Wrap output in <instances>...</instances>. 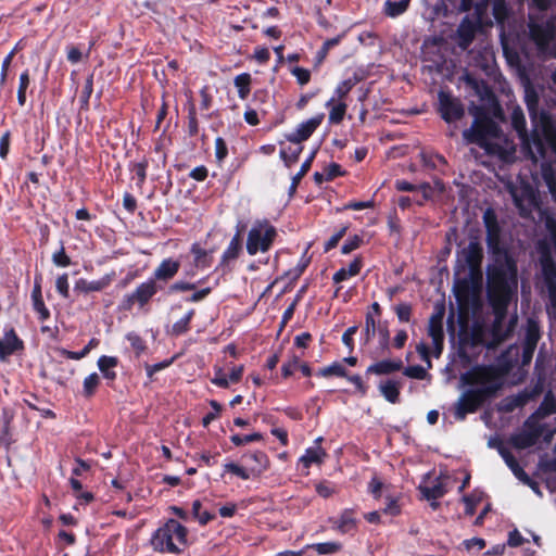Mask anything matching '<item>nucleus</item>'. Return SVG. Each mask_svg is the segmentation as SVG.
Returning <instances> with one entry per match:
<instances>
[{"label": "nucleus", "mask_w": 556, "mask_h": 556, "mask_svg": "<svg viewBox=\"0 0 556 556\" xmlns=\"http://www.w3.org/2000/svg\"><path fill=\"white\" fill-rule=\"evenodd\" d=\"M532 5L540 14L545 13L549 8H556V0H532Z\"/></svg>", "instance_id": "obj_63"}, {"label": "nucleus", "mask_w": 556, "mask_h": 556, "mask_svg": "<svg viewBox=\"0 0 556 556\" xmlns=\"http://www.w3.org/2000/svg\"><path fill=\"white\" fill-rule=\"evenodd\" d=\"M324 119V114H318L305 122L298 125L296 129L287 135V140L300 144L302 141L307 140L312 134L317 129Z\"/></svg>", "instance_id": "obj_15"}, {"label": "nucleus", "mask_w": 556, "mask_h": 556, "mask_svg": "<svg viewBox=\"0 0 556 556\" xmlns=\"http://www.w3.org/2000/svg\"><path fill=\"white\" fill-rule=\"evenodd\" d=\"M251 475H260L267 469L268 458L265 453L256 451L243 456Z\"/></svg>", "instance_id": "obj_21"}, {"label": "nucleus", "mask_w": 556, "mask_h": 556, "mask_svg": "<svg viewBox=\"0 0 556 556\" xmlns=\"http://www.w3.org/2000/svg\"><path fill=\"white\" fill-rule=\"evenodd\" d=\"M329 109L328 121L330 124H340L346 113L348 104L345 101H337L336 97H331L325 104Z\"/></svg>", "instance_id": "obj_19"}, {"label": "nucleus", "mask_w": 556, "mask_h": 556, "mask_svg": "<svg viewBox=\"0 0 556 556\" xmlns=\"http://www.w3.org/2000/svg\"><path fill=\"white\" fill-rule=\"evenodd\" d=\"M302 152V147L296 144L295 148H288L280 150V157L285 161L287 166H291L299 159L300 153Z\"/></svg>", "instance_id": "obj_42"}, {"label": "nucleus", "mask_w": 556, "mask_h": 556, "mask_svg": "<svg viewBox=\"0 0 556 556\" xmlns=\"http://www.w3.org/2000/svg\"><path fill=\"white\" fill-rule=\"evenodd\" d=\"M52 262L60 267H67L71 265V258L65 253V249L61 245L60 250L53 253Z\"/></svg>", "instance_id": "obj_54"}, {"label": "nucleus", "mask_w": 556, "mask_h": 556, "mask_svg": "<svg viewBox=\"0 0 556 556\" xmlns=\"http://www.w3.org/2000/svg\"><path fill=\"white\" fill-rule=\"evenodd\" d=\"M410 0H387L384 2V13L387 16L396 17L403 14L409 5Z\"/></svg>", "instance_id": "obj_29"}, {"label": "nucleus", "mask_w": 556, "mask_h": 556, "mask_svg": "<svg viewBox=\"0 0 556 556\" xmlns=\"http://www.w3.org/2000/svg\"><path fill=\"white\" fill-rule=\"evenodd\" d=\"M228 154V148L225 140L222 137L215 140V156L218 163H222Z\"/></svg>", "instance_id": "obj_55"}, {"label": "nucleus", "mask_w": 556, "mask_h": 556, "mask_svg": "<svg viewBox=\"0 0 556 556\" xmlns=\"http://www.w3.org/2000/svg\"><path fill=\"white\" fill-rule=\"evenodd\" d=\"M24 350V342L17 337L13 328L4 331L3 337L0 339V361L7 362L8 358Z\"/></svg>", "instance_id": "obj_14"}, {"label": "nucleus", "mask_w": 556, "mask_h": 556, "mask_svg": "<svg viewBox=\"0 0 556 556\" xmlns=\"http://www.w3.org/2000/svg\"><path fill=\"white\" fill-rule=\"evenodd\" d=\"M419 490L428 501H435L446 493L445 484L440 477L428 484L420 485Z\"/></svg>", "instance_id": "obj_22"}, {"label": "nucleus", "mask_w": 556, "mask_h": 556, "mask_svg": "<svg viewBox=\"0 0 556 556\" xmlns=\"http://www.w3.org/2000/svg\"><path fill=\"white\" fill-rule=\"evenodd\" d=\"M510 194L521 216L527 217L535 206V192L528 184L511 186Z\"/></svg>", "instance_id": "obj_10"}, {"label": "nucleus", "mask_w": 556, "mask_h": 556, "mask_svg": "<svg viewBox=\"0 0 556 556\" xmlns=\"http://www.w3.org/2000/svg\"><path fill=\"white\" fill-rule=\"evenodd\" d=\"M194 315V311L190 309L182 318L177 320L172 327V333L175 336H180L188 331L190 320Z\"/></svg>", "instance_id": "obj_40"}, {"label": "nucleus", "mask_w": 556, "mask_h": 556, "mask_svg": "<svg viewBox=\"0 0 556 556\" xmlns=\"http://www.w3.org/2000/svg\"><path fill=\"white\" fill-rule=\"evenodd\" d=\"M444 312L432 314L428 323V336L432 340L434 355L439 357L443 350L444 331H443Z\"/></svg>", "instance_id": "obj_13"}, {"label": "nucleus", "mask_w": 556, "mask_h": 556, "mask_svg": "<svg viewBox=\"0 0 556 556\" xmlns=\"http://www.w3.org/2000/svg\"><path fill=\"white\" fill-rule=\"evenodd\" d=\"M210 405L213 408V412H210L208 414H206L203 417L202 424L204 427H207L213 420H215L217 418L219 412L222 410L220 404L218 402H216L215 400H212L210 402Z\"/></svg>", "instance_id": "obj_56"}, {"label": "nucleus", "mask_w": 556, "mask_h": 556, "mask_svg": "<svg viewBox=\"0 0 556 556\" xmlns=\"http://www.w3.org/2000/svg\"><path fill=\"white\" fill-rule=\"evenodd\" d=\"M126 338L137 355H140L146 350L144 341L137 333L130 332Z\"/></svg>", "instance_id": "obj_53"}, {"label": "nucleus", "mask_w": 556, "mask_h": 556, "mask_svg": "<svg viewBox=\"0 0 556 556\" xmlns=\"http://www.w3.org/2000/svg\"><path fill=\"white\" fill-rule=\"evenodd\" d=\"M17 51V46L4 58L2 65H1V73H0V86L4 85L7 77H8V71L12 63V60Z\"/></svg>", "instance_id": "obj_51"}, {"label": "nucleus", "mask_w": 556, "mask_h": 556, "mask_svg": "<svg viewBox=\"0 0 556 556\" xmlns=\"http://www.w3.org/2000/svg\"><path fill=\"white\" fill-rule=\"evenodd\" d=\"M291 74L296 78L301 86L306 85L311 79L309 71L303 67H293L291 70Z\"/></svg>", "instance_id": "obj_58"}, {"label": "nucleus", "mask_w": 556, "mask_h": 556, "mask_svg": "<svg viewBox=\"0 0 556 556\" xmlns=\"http://www.w3.org/2000/svg\"><path fill=\"white\" fill-rule=\"evenodd\" d=\"M179 268H180L179 261H175L173 258H165L155 268L152 279H154L155 281L159 280V281L167 282L177 275Z\"/></svg>", "instance_id": "obj_16"}, {"label": "nucleus", "mask_w": 556, "mask_h": 556, "mask_svg": "<svg viewBox=\"0 0 556 556\" xmlns=\"http://www.w3.org/2000/svg\"><path fill=\"white\" fill-rule=\"evenodd\" d=\"M401 383L394 380H387L379 384L383 397L390 403H397L400 397Z\"/></svg>", "instance_id": "obj_26"}, {"label": "nucleus", "mask_w": 556, "mask_h": 556, "mask_svg": "<svg viewBox=\"0 0 556 556\" xmlns=\"http://www.w3.org/2000/svg\"><path fill=\"white\" fill-rule=\"evenodd\" d=\"M33 307H34L35 312L38 314L39 319L41 321H45V320H47L50 317V312L47 308V306L45 305V302H43L42 299L34 301L33 302Z\"/></svg>", "instance_id": "obj_60"}, {"label": "nucleus", "mask_w": 556, "mask_h": 556, "mask_svg": "<svg viewBox=\"0 0 556 556\" xmlns=\"http://www.w3.org/2000/svg\"><path fill=\"white\" fill-rule=\"evenodd\" d=\"M556 412V402L545 396L543 403L540 405L538 410L532 415L535 416V420H539Z\"/></svg>", "instance_id": "obj_39"}, {"label": "nucleus", "mask_w": 556, "mask_h": 556, "mask_svg": "<svg viewBox=\"0 0 556 556\" xmlns=\"http://www.w3.org/2000/svg\"><path fill=\"white\" fill-rule=\"evenodd\" d=\"M187 535L185 526L169 519L152 534L150 543L155 552L180 554L188 545Z\"/></svg>", "instance_id": "obj_4"}, {"label": "nucleus", "mask_w": 556, "mask_h": 556, "mask_svg": "<svg viewBox=\"0 0 556 556\" xmlns=\"http://www.w3.org/2000/svg\"><path fill=\"white\" fill-rule=\"evenodd\" d=\"M526 103H527V108H528L530 117L532 118V121H534L536 118V108H538V103H539L538 96L534 91H527Z\"/></svg>", "instance_id": "obj_50"}, {"label": "nucleus", "mask_w": 556, "mask_h": 556, "mask_svg": "<svg viewBox=\"0 0 556 556\" xmlns=\"http://www.w3.org/2000/svg\"><path fill=\"white\" fill-rule=\"evenodd\" d=\"M510 470L513 471L514 476L518 480L522 481L523 483H526L528 485H531L534 489V483L532 482V480L530 479L528 473L519 465V463L517 465H515Z\"/></svg>", "instance_id": "obj_61"}, {"label": "nucleus", "mask_w": 556, "mask_h": 556, "mask_svg": "<svg viewBox=\"0 0 556 556\" xmlns=\"http://www.w3.org/2000/svg\"><path fill=\"white\" fill-rule=\"evenodd\" d=\"M157 290V283L152 278L140 283L132 293L125 295V307L130 308L135 303H138L141 307L144 306L156 294Z\"/></svg>", "instance_id": "obj_12"}, {"label": "nucleus", "mask_w": 556, "mask_h": 556, "mask_svg": "<svg viewBox=\"0 0 556 556\" xmlns=\"http://www.w3.org/2000/svg\"><path fill=\"white\" fill-rule=\"evenodd\" d=\"M529 36L539 54L556 59V15L543 21L538 14H529Z\"/></svg>", "instance_id": "obj_5"}, {"label": "nucleus", "mask_w": 556, "mask_h": 556, "mask_svg": "<svg viewBox=\"0 0 556 556\" xmlns=\"http://www.w3.org/2000/svg\"><path fill=\"white\" fill-rule=\"evenodd\" d=\"M110 285V279L108 277H103L99 280L87 281L85 279H79L76 282L75 288L85 293L97 292L105 289Z\"/></svg>", "instance_id": "obj_28"}, {"label": "nucleus", "mask_w": 556, "mask_h": 556, "mask_svg": "<svg viewBox=\"0 0 556 556\" xmlns=\"http://www.w3.org/2000/svg\"><path fill=\"white\" fill-rule=\"evenodd\" d=\"M97 344L94 339H91L89 343L84 348V351L72 352V351H63V354L66 355L67 358L71 359H81L90 352V349Z\"/></svg>", "instance_id": "obj_57"}, {"label": "nucleus", "mask_w": 556, "mask_h": 556, "mask_svg": "<svg viewBox=\"0 0 556 556\" xmlns=\"http://www.w3.org/2000/svg\"><path fill=\"white\" fill-rule=\"evenodd\" d=\"M314 153L301 165L299 173L292 179V189H295L301 178L309 170Z\"/></svg>", "instance_id": "obj_59"}, {"label": "nucleus", "mask_w": 556, "mask_h": 556, "mask_svg": "<svg viewBox=\"0 0 556 556\" xmlns=\"http://www.w3.org/2000/svg\"><path fill=\"white\" fill-rule=\"evenodd\" d=\"M319 375L323 377H330V376L348 377L346 369L340 363H333V364L323 368L319 371Z\"/></svg>", "instance_id": "obj_43"}, {"label": "nucleus", "mask_w": 556, "mask_h": 556, "mask_svg": "<svg viewBox=\"0 0 556 556\" xmlns=\"http://www.w3.org/2000/svg\"><path fill=\"white\" fill-rule=\"evenodd\" d=\"M315 549L319 555L334 554L341 551L342 545L338 542L315 543L307 546Z\"/></svg>", "instance_id": "obj_38"}, {"label": "nucleus", "mask_w": 556, "mask_h": 556, "mask_svg": "<svg viewBox=\"0 0 556 556\" xmlns=\"http://www.w3.org/2000/svg\"><path fill=\"white\" fill-rule=\"evenodd\" d=\"M475 34V25L468 18H465L457 28L458 46L462 49H467L472 42Z\"/></svg>", "instance_id": "obj_23"}, {"label": "nucleus", "mask_w": 556, "mask_h": 556, "mask_svg": "<svg viewBox=\"0 0 556 556\" xmlns=\"http://www.w3.org/2000/svg\"><path fill=\"white\" fill-rule=\"evenodd\" d=\"M459 381L466 390L454 404L457 420H464L468 414L475 413L503 386V377L494 366H475L462 374Z\"/></svg>", "instance_id": "obj_2"}, {"label": "nucleus", "mask_w": 556, "mask_h": 556, "mask_svg": "<svg viewBox=\"0 0 556 556\" xmlns=\"http://www.w3.org/2000/svg\"><path fill=\"white\" fill-rule=\"evenodd\" d=\"M362 268V261L359 258H355L352 261L348 267L340 268L334 275H333V281L336 283H339L341 281H344L351 277H354L359 274Z\"/></svg>", "instance_id": "obj_27"}, {"label": "nucleus", "mask_w": 556, "mask_h": 556, "mask_svg": "<svg viewBox=\"0 0 556 556\" xmlns=\"http://www.w3.org/2000/svg\"><path fill=\"white\" fill-rule=\"evenodd\" d=\"M403 374L408 378L418 380H424L428 376L427 369L420 365L408 366Z\"/></svg>", "instance_id": "obj_45"}, {"label": "nucleus", "mask_w": 556, "mask_h": 556, "mask_svg": "<svg viewBox=\"0 0 556 556\" xmlns=\"http://www.w3.org/2000/svg\"><path fill=\"white\" fill-rule=\"evenodd\" d=\"M394 312L401 323H408L412 316V305L408 303H400L394 307Z\"/></svg>", "instance_id": "obj_48"}, {"label": "nucleus", "mask_w": 556, "mask_h": 556, "mask_svg": "<svg viewBox=\"0 0 556 556\" xmlns=\"http://www.w3.org/2000/svg\"><path fill=\"white\" fill-rule=\"evenodd\" d=\"M488 298L495 314L496 323H502L513 300L517 298L518 269L516 261L507 253H500L488 268Z\"/></svg>", "instance_id": "obj_3"}, {"label": "nucleus", "mask_w": 556, "mask_h": 556, "mask_svg": "<svg viewBox=\"0 0 556 556\" xmlns=\"http://www.w3.org/2000/svg\"><path fill=\"white\" fill-rule=\"evenodd\" d=\"M511 125L521 140L523 153L534 163L542 162V175L549 192L556 197V178L552 168V162L556 157V129L544 124V140L534 130L531 135L527 132V123L522 110L517 106L511 112Z\"/></svg>", "instance_id": "obj_1"}, {"label": "nucleus", "mask_w": 556, "mask_h": 556, "mask_svg": "<svg viewBox=\"0 0 556 556\" xmlns=\"http://www.w3.org/2000/svg\"><path fill=\"white\" fill-rule=\"evenodd\" d=\"M316 492L324 498H327L336 493L334 485L324 482L316 485Z\"/></svg>", "instance_id": "obj_62"}, {"label": "nucleus", "mask_w": 556, "mask_h": 556, "mask_svg": "<svg viewBox=\"0 0 556 556\" xmlns=\"http://www.w3.org/2000/svg\"><path fill=\"white\" fill-rule=\"evenodd\" d=\"M395 188L399 190V191H407V192H420L421 193V199H415V202L418 204V205H422L424 202L428 199L431 198L432 195V188L430 187L429 184H421L419 186L417 185H413L406 180H396L395 182Z\"/></svg>", "instance_id": "obj_18"}, {"label": "nucleus", "mask_w": 556, "mask_h": 556, "mask_svg": "<svg viewBox=\"0 0 556 556\" xmlns=\"http://www.w3.org/2000/svg\"><path fill=\"white\" fill-rule=\"evenodd\" d=\"M263 439V435L260 432H254L252 434L240 435L233 434L230 440L236 446L244 445L253 441H260Z\"/></svg>", "instance_id": "obj_46"}, {"label": "nucleus", "mask_w": 556, "mask_h": 556, "mask_svg": "<svg viewBox=\"0 0 556 556\" xmlns=\"http://www.w3.org/2000/svg\"><path fill=\"white\" fill-rule=\"evenodd\" d=\"M542 274L551 296L556 298V262L548 255L541 258Z\"/></svg>", "instance_id": "obj_17"}, {"label": "nucleus", "mask_w": 556, "mask_h": 556, "mask_svg": "<svg viewBox=\"0 0 556 556\" xmlns=\"http://www.w3.org/2000/svg\"><path fill=\"white\" fill-rule=\"evenodd\" d=\"M355 84L356 80L353 78H349L341 81L334 89L332 97H336L337 101H344L345 97L349 94V92L352 90Z\"/></svg>", "instance_id": "obj_41"}, {"label": "nucleus", "mask_w": 556, "mask_h": 556, "mask_svg": "<svg viewBox=\"0 0 556 556\" xmlns=\"http://www.w3.org/2000/svg\"><path fill=\"white\" fill-rule=\"evenodd\" d=\"M329 521L340 533H348L356 527L354 510L350 508L344 509L338 519L330 518Z\"/></svg>", "instance_id": "obj_20"}, {"label": "nucleus", "mask_w": 556, "mask_h": 556, "mask_svg": "<svg viewBox=\"0 0 556 556\" xmlns=\"http://www.w3.org/2000/svg\"><path fill=\"white\" fill-rule=\"evenodd\" d=\"M540 339V328L536 321L529 319L527 323L526 338L523 344L529 346V350L535 349Z\"/></svg>", "instance_id": "obj_32"}, {"label": "nucleus", "mask_w": 556, "mask_h": 556, "mask_svg": "<svg viewBox=\"0 0 556 556\" xmlns=\"http://www.w3.org/2000/svg\"><path fill=\"white\" fill-rule=\"evenodd\" d=\"M325 456V450L320 445H314L306 448L305 454L300 458V462L308 468L313 464H320Z\"/></svg>", "instance_id": "obj_25"}, {"label": "nucleus", "mask_w": 556, "mask_h": 556, "mask_svg": "<svg viewBox=\"0 0 556 556\" xmlns=\"http://www.w3.org/2000/svg\"><path fill=\"white\" fill-rule=\"evenodd\" d=\"M241 251V232L238 230L229 242L227 249L224 251L223 260L230 261L238 257Z\"/></svg>", "instance_id": "obj_34"}, {"label": "nucleus", "mask_w": 556, "mask_h": 556, "mask_svg": "<svg viewBox=\"0 0 556 556\" xmlns=\"http://www.w3.org/2000/svg\"><path fill=\"white\" fill-rule=\"evenodd\" d=\"M439 99V112L441 117L446 123H453L460 119L465 114V109L462 101L448 92L440 91L438 94Z\"/></svg>", "instance_id": "obj_9"}, {"label": "nucleus", "mask_w": 556, "mask_h": 556, "mask_svg": "<svg viewBox=\"0 0 556 556\" xmlns=\"http://www.w3.org/2000/svg\"><path fill=\"white\" fill-rule=\"evenodd\" d=\"M554 432V430H547L545 424L535 420V416H530L525 421L522 429L510 437L509 442L514 447L525 450L533 446L541 437L549 442Z\"/></svg>", "instance_id": "obj_7"}, {"label": "nucleus", "mask_w": 556, "mask_h": 556, "mask_svg": "<svg viewBox=\"0 0 556 556\" xmlns=\"http://www.w3.org/2000/svg\"><path fill=\"white\" fill-rule=\"evenodd\" d=\"M56 291L65 299L70 296V285L67 274H63L56 278L55 281Z\"/></svg>", "instance_id": "obj_52"}, {"label": "nucleus", "mask_w": 556, "mask_h": 556, "mask_svg": "<svg viewBox=\"0 0 556 556\" xmlns=\"http://www.w3.org/2000/svg\"><path fill=\"white\" fill-rule=\"evenodd\" d=\"M378 325L376 323L375 316L371 314V312H368L366 314L365 318V327L363 330V339L365 343H368L376 334V329Z\"/></svg>", "instance_id": "obj_37"}, {"label": "nucleus", "mask_w": 556, "mask_h": 556, "mask_svg": "<svg viewBox=\"0 0 556 556\" xmlns=\"http://www.w3.org/2000/svg\"><path fill=\"white\" fill-rule=\"evenodd\" d=\"M251 75L249 73H242L235 77L233 84L238 89V96L241 100H245L251 91Z\"/></svg>", "instance_id": "obj_30"}, {"label": "nucleus", "mask_w": 556, "mask_h": 556, "mask_svg": "<svg viewBox=\"0 0 556 556\" xmlns=\"http://www.w3.org/2000/svg\"><path fill=\"white\" fill-rule=\"evenodd\" d=\"M224 469H225V471L230 472V473L241 478L242 480H248L252 476L249 468H244L235 463L225 464Z\"/></svg>", "instance_id": "obj_44"}, {"label": "nucleus", "mask_w": 556, "mask_h": 556, "mask_svg": "<svg viewBox=\"0 0 556 556\" xmlns=\"http://www.w3.org/2000/svg\"><path fill=\"white\" fill-rule=\"evenodd\" d=\"M30 84L29 71L25 70L21 73L18 78V88H17V102L21 106H24L26 103V92Z\"/></svg>", "instance_id": "obj_36"}, {"label": "nucleus", "mask_w": 556, "mask_h": 556, "mask_svg": "<svg viewBox=\"0 0 556 556\" xmlns=\"http://www.w3.org/2000/svg\"><path fill=\"white\" fill-rule=\"evenodd\" d=\"M98 384H99V376L96 372L87 376L84 380V394L86 396H91L94 393Z\"/></svg>", "instance_id": "obj_47"}, {"label": "nucleus", "mask_w": 556, "mask_h": 556, "mask_svg": "<svg viewBox=\"0 0 556 556\" xmlns=\"http://www.w3.org/2000/svg\"><path fill=\"white\" fill-rule=\"evenodd\" d=\"M402 366L403 363L401 359H383L370 365L367 368V372L376 375H388L400 370Z\"/></svg>", "instance_id": "obj_24"}, {"label": "nucleus", "mask_w": 556, "mask_h": 556, "mask_svg": "<svg viewBox=\"0 0 556 556\" xmlns=\"http://www.w3.org/2000/svg\"><path fill=\"white\" fill-rule=\"evenodd\" d=\"M192 515L202 526H205L215 517L214 514L210 513L208 510L202 509V502L200 500L193 501Z\"/></svg>", "instance_id": "obj_35"}, {"label": "nucleus", "mask_w": 556, "mask_h": 556, "mask_svg": "<svg viewBox=\"0 0 556 556\" xmlns=\"http://www.w3.org/2000/svg\"><path fill=\"white\" fill-rule=\"evenodd\" d=\"M497 126L490 119H475L472 125L463 131L466 143H476L488 150V138L496 135Z\"/></svg>", "instance_id": "obj_8"}, {"label": "nucleus", "mask_w": 556, "mask_h": 556, "mask_svg": "<svg viewBox=\"0 0 556 556\" xmlns=\"http://www.w3.org/2000/svg\"><path fill=\"white\" fill-rule=\"evenodd\" d=\"M191 253L193 255V264L197 268H207L211 265L207 252L202 249L198 243L192 244Z\"/></svg>", "instance_id": "obj_33"}, {"label": "nucleus", "mask_w": 556, "mask_h": 556, "mask_svg": "<svg viewBox=\"0 0 556 556\" xmlns=\"http://www.w3.org/2000/svg\"><path fill=\"white\" fill-rule=\"evenodd\" d=\"M462 258L465 261L469 277L471 279L481 278V264L483 260V249L479 242L470 241L469 244L460 252Z\"/></svg>", "instance_id": "obj_11"}, {"label": "nucleus", "mask_w": 556, "mask_h": 556, "mask_svg": "<svg viewBox=\"0 0 556 556\" xmlns=\"http://www.w3.org/2000/svg\"><path fill=\"white\" fill-rule=\"evenodd\" d=\"M362 239L358 236H354L349 239L341 248L343 254H349L356 250L361 245Z\"/></svg>", "instance_id": "obj_64"}, {"label": "nucleus", "mask_w": 556, "mask_h": 556, "mask_svg": "<svg viewBox=\"0 0 556 556\" xmlns=\"http://www.w3.org/2000/svg\"><path fill=\"white\" fill-rule=\"evenodd\" d=\"M277 235L276 227L269 220H254L247 238V252L250 255L267 252L271 248Z\"/></svg>", "instance_id": "obj_6"}, {"label": "nucleus", "mask_w": 556, "mask_h": 556, "mask_svg": "<svg viewBox=\"0 0 556 556\" xmlns=\"http://www.w3.org/2000/svg\"><path fill=\"white\" fill-rule=\"evenodd\" d=\"M117 365V358L113 356H101L98 359V367L106 379L113 380L116 377V372L112 369Z\"/></svg>", "instance_id": "obj_31"}, {"label": "nucleus", "mask_w": 556, "mask_h": 556, "mask_svg": "<svg viewBox=\"0 0 556 556\" xmlns=\"http://www.w3.org/2000/svg\"><path fill=\"white\" fill-rule=\"evenodd\" d=\"M376 332L379 336L380 348L383 351L388 350L389 349V341H390V332H389L387 324L386 323L384 324L379 323L378 327L376 329Z\"/></svg>", "instance_id": "obj_49"}]
</instances>
